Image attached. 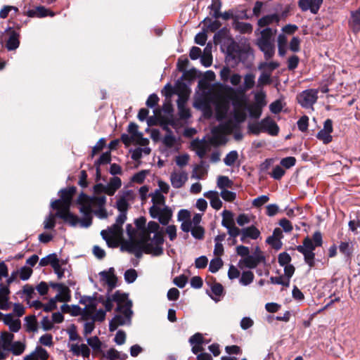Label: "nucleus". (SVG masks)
Instances as JSON below:
<instances>
[{"label": "nucleus", "mask_w": 360, "mask_h": 360, "mask_svg": "<svg viewBox=\"0 0 360 360\" xmlns=\"http://www.w3.org/2000/svg\"><path fill=\"white\" fill-rule=\"evenodd\" d=\"M3 321L12 332H18L21 328L20 318L15 316L13 314H6L3 318Z\"/></svg>", "instance_id": "12"}, {"label": "nucleus", "mask_w": 360, "mask_h": 360, "mask_svg": "<svg viewBox=\"0 0 360 360\" xmlns=\"http://www.w3.org/2000/svg\"><path fill=\"white\" fill-rule=\"evenodd\" d=\"M223 261L221 257H215L211 259L209 265V271L211 273L217 272L223 266Z\"/></svg>", "instance_id": "40"}, {"label": "nucleus", "mask_w": 360, "mask_h": 360, "mask_svg": "<svg viewBox=\"0 0 360 360\" xmlns=\"http://www.w3.org/2000/svg\"><path fill=\"white\" fill-rule=\"evenodd\" d=\"M238 158V154L236 150H231L229 152L224 159V164L227 166H232L234 165Z\"/></svg>", "instance_id": "49"}, {"label": "nucleus", "mask_w": 360, "mask_h": 360, "mask_svg": "<svg viewBox=\"0 0 360 360\" xmlns=\"http://www.w3.org/2000/svg\"><path fill=\"white\" fill-rule=\"evenodd\" d=\"M233 25L235 30L239 31L242 34L251 33L252 32V25L250 23L236 20L233 22Z\"/></svg>", "instance_id": "33"}, {"label": "nucleus", "mask_w": 360, "mask_h": 360, "mask_svg": "<svg viewBox=\"0 0 360 360\" xmlns=\"http://www.w3.org/2000/svg\"><path fill=\"white\" fill-rule=\"evenodd\" d=\"M14 335L8 332H2L0 336V360L5 359L8 352H11L14 355L22 352V343L20 341L13 342Z\"/></svg>", "instance_id": "1"}, {"label": "nucleus", "mask_w": 360, "mask_h": 360, "mask_svg": "<svg viewBox=\"0 0 360 360\" xmlns=\"http://www.w3.org/2000/svg\"><path fill=\"white\" fill-rule=\"evenodd\" d=\"M323 0H299L298 6L302 11L308 10L313 14L318 13Z\"/></svg>", "instance_id": "6"}, {"label": "nucleus", "mask_w": 360, "mask_h": 360, "mask_svg": "<svg viewBox=\"0 0 360 360\" xmlns=\"http://www.w3.org/2000/svg\"><path fill=\"white\" fill-rule=\"evenodd\" d=\"M277 32L276 30H273L271 27H266L261 32V37L257 39V42H274L272 37Z\"/></svg>", "instance_id": "29"}, {"label": "nucleus", "mask_w": 360, "mask_h": 360, "mask_svg": "<svg viewBox=\"0 0 360 360\" xmlns=\"http://www.w3.org/2000/svg\"><path fill=\"white\" fill-rule=\"evenodd\" d=\"M188 179L187 173L182 172L181 173H176L173 172L170 176V181L172 186L175 188H181Z\"/></svg>", "instance_id": "16"}, {"label": "nucleus", "mask_w": 360, "mask_h": 360, "mask_svg": "<svg viewBox=\"0 0 360 360\" xmlns=\"http://www.w3.org/2000/svg\"><path fill=\"white\" fill-rule=\"evenodd\" d=\"M122 186V180L118 176H113L110 179L107 184L109 195H113L115 192Z\"/></svg>", "instance_id": "26"}, {"label": "nucleus", "mask_w": 360, "mask_h": 360, "mask_svg": "<svg viewBox=\"0 0 360 360\" xmlns=\"http://www.w3.org/2000/svg\"><path fill=\"white\" fill-rule=\"evenodd\" d=\"M191 235L196 239L202 240L205 236V229L201 226H194L191 230Z\"/></svg>", "instance_id": "63"}, {"label": "nucleus", "mask_w": 360, "mask_h": 360, "mask_svg": "<svg viewBox=\"0 0 360 360\" xmlns=\"http://www.w3.org/2000/svg\"><path fill=\"white\" fill-rule=\"evenodd\" d=\"M6 47L8 51L15 50L20 45V32L9 30Z\"/></svg>", "instance_id": "15"}, {"label": "nucleus", "mask_w": 360, "mask_h": 360, "mask_svg": "<svg viewBox=\"0 0 360 360\" xmlns=\"http://www.w3.org/2000/svg\"><path fill=\"white\" fill-rule=\"evenodd\" d=\"M265 261V257L264 255H249L245 257L243 259H240L238 262V266L240 269H243L242 263L244 266L249 269H255L257 265Z\"/></svg>", "instance_id": "8"}, {"label": "nucleus", "mask_w": 360, "mask_h": 360, "mask_svg": "<svg viewBox=\"0 0 360 360\" xmlns=\"http://www.w3.org/2000/svg\"><path fill=\"white\" fill-rule=\"evenodd\" d=\"M285 172L283 169V167L280 165H276L272 172L270 174L271 176L276 179V180H280L283 176L285 174Z\"/></svg>", "instance_id": "64"}, {"label": "nucleus", "mask_w": 360, "mask_h": 360, "mask_svg": "<svg viewBox=\"0 0 360 360\" xmlns=\"http://www.w3.org/2000/svg\"><path fill=\"white\" fill-rule=\"evenodd\" d=\"M255 104L254 105V106H256L257 108H259L262 109V108L266 105L265 92L262 91L260 92L255 94Z\"/></svg>", "instance_id": "43"}, {"label": "nucleus", "mask_w": 360, "mask_h": 360, "mask_svg": "<svg viewBox=\"0 0 360 360\" xmlns=\"http://www.w3.org/2000/svg\"><path fill=\"white\" fill-rule=\"evenodd\" d=\"M201 23H202L205 26H207L205 28L207 31H210L212 32L218 31L219 29H221L220 27L221 26V23L219 20L215 19L212 21V19L209 17L205 18Z\"/></svg>", "instance_id": "24"}, {"label": "nucleus", "mask_w": 360, "mask_h": 360, "mask_svg": "<svg viewBox=\"0 0 360 360\" xmlns=\"http://www.w3.org/2000/svg\"><path fill=\"white\" fill-rule=\"evenodd\" d=\"M56 217L62 219L65 222L68 223L72 226H75L79 221V218L72 213L70 210H58L56 212Z\"/></svg>", "instance_id": "9"}, {"label": "nucleus", "mask_w": 360, "mask_h": 360, "mask_svg": "<svg viewBox=\"0 0 360 360\" xmlns=\"http://www.w3.org/2000/svg\"><path fill=\"white\" fill-rule=\"evenodd\" d=\"M256 44L259 50L264 53V58L268 60L275 53V46L274 42H257Z\"/></svg>", "instance_id": "17"}, {"label": "nucleus", "mask_w": 360, "mask_h": 360, "mask_svg": "<svg viewBox=\"0 0 360 360\" xmlns=\"http://www.w3.org/2000/svg\"><path fill=\"white\" fill-rule=\"evenodd\" d=\"M188 342L192 345H202L204 343V338L200 333H196L192 335Z\"/></svg>", "instance_id": "61"}, {"label": "nucleus", "mask_w": 360, "mask_h": 360, "mask_svg": "<svg viewBox=\"0 0 360 360\" xmlns=\"http://www.w3.org/2000/svg\"><path fill=\"white\" fill-rule=\"evenodd\" d=\"M82 198H86V200H89L92 203L93 202H96V205L99 208L105 207L106 204V197L105 195H89L86 194L84 192L82 191L77 199L76 200V204H81Z\"/></svg>", "instance_id": "10"}, {"label": "nucleus", "mask_w": 360, "mask_h": 360, "mask_svg": "<svg viewBox=\"0 0 360 360\" xmlns=\"http://www.w3.org/2000/svg\"><path fill=\"white\" fill-rule=\"evenodd\" d=\"M233 182L226 176H219L217 179V186L221 189L232 188Z\"/></svg>", "instance_id": "41"}, {"label": "nucleus", "mask_w": 360, "mask_h": 360, "mask_svg": "<svg viewBox=\"0 0 360 360\" xmlns=\"http://www.w3.org/2000/svg\"><path fill=\"white\" fill-rule=\"evenodd\" d=\"M27 15L30 18H44L46 16L53 17L55 13L51 10L46 8L44 6H39L33 9H30L27 11Z\"/></svg>", "instance_id": "11"}, {"label": "nucleus", "mask_w": 360, "mask_h": 360, "mask_svg": "<svg viewBox=\"0 0 360 360\" xmlns=\"http://www.w3.org/2000/svg\"><path fill=\"white\" fill-rule=\"evenodd\" d=\"M78 205H80L79 212L83 214L84 216L91 215V213L93 212L91 202L89 201V200L82 198L81 204Z\"/></svg>", "instance_id": "34"}, {"label": "nucleus", "mask_w": 360, "mask_h": 360, "mask_svg": "<svg viewBox=\"0 0 360 360\" xmlns=\"http://www.w3.org/2000/svg\"><path fill=\"white\" fill-rule=\"evenodd\" d=\"M318 90L314 89H306L297 96V103L304 108H309L316 103Z\"/></svg>", "instance_id": "4"}, {"label": "nucleus", "mask_w": 360, "mask_h": 360, "mask_svg": "<svg viewBox=\"0 0 360 360\" xmlns=\"http://www.w3.org/2000/svg\"><path fill=\"white\" fill-rule=\"evenodd\" d=\"M246 120V114L245 112H235L233 119L230 120L226 124V128L231 127L234 129H238L240 125Z\"/></svg>", "instance_id": "20"}, {"label": "nucleus", "mask_w": 360, "mask_h": 360, "mask_svg": "<svg viewBox=\"0 0 360 360\" xmlns=\"http://www.w3.org/2000/svg\"><path fill=\"white\" fill-rule=\"evenodd\" d=\"M212 43L209 41L203 50V55H201L200 63L205 68L210 67L212 64Z\"/></svg>", "instance_id": "19"}, {"label": "nucleus", "mask_w": 360, "mask_h": 360, "mask_svg": "<svg viewBox=\"0 0 360 360\" xmlns=\"http://www.w3.org/2000/svg\"><path fill=\"white\" fill-rule=\"evenodd\" d=\"M254 274L252 271H243L239 282L243 285H250L254 280Z\"/></svg>", "instance_id": "39"}, {"label": "nucleus", "mask_w": 360, "mask_h": 360, "mask_svg": "<svg viewBox=\"0 0 360 360\" xmlns=\"http://www.w3.org/2000/svg\"><path fill=\"white\" fill-rule=\"evenodd\" d=\"M158 205L153 204L149 208V214L153 219H158L160 224L166 226L172 219V210L167 205H164L162 208H160Z\"/></svg>", "instance_id": "3"}, {"label": "nucleus", "mask_w": 360, "mask_h": 360, "mask_svg": "<svg viewBox=\"0 0 360 360\" xmlns=\"http://www.w3.org/2000/svg\"><path fill=\"white\" fill-rule=\"evenodd\" d=\"M207 30L205 27L202 28V31L201 32L198 33L195 37V43L200 45L204 46L206 44V41L207 39Z\"/></svg>", "instance_id": "52"}, {"label": "nucleus", "mask_w": 360, "mask_h": 360, "mask_svg": "<svg viewBox=\"0 0 360 360\" xmlns=\"http://www.w3.org/2000/svg\"><path fill=\"white\" fill-rule=\"evenodd\" d=\"M205 165V162L204 160H201L199 165H195L193 169L191 178L201 179L202 176L207 173V171L202 170L200 173H198V170H200Z\"/></svg>", "instance_id": "45"}, {"label": "nucleus", "mask_w": 360, "mask_h": 360, "mask_svg": "<svg viewBox=\"0 0 360 360\" xmlns=\"http://www.w3.org/2000/svg\"><path fill=\"white\" fill-rule=\"evenodd\" d=\"M242 232H244V236L252 240L257 239L260 236L259 230L254 225L242 229Z\"/></svg>", "instance_id": "32"}, {"label": "nucleus", "mask_w": 360, "mask_h": 360, "mask_svg": "<svg viewBox=\"0 0 360 360\" xmlns=\"http://www.w3.org/2000/svg\"><path fill=\"white\" fill-rule=\"evenodd\" d=\"M99 275L102 277L108 285V293L110 292L117 286V277L116 275H113V277H110V275L105 271H101Z\"/></svg>", "instance_id": "23"}, {"label": "nucleus", "mask_w": 360, "mask_h": 360, "mask_svg": "<svg viewBox=\"0 0 360 360\" xmlns=\"http://www.w3.org/2000/svg\"><path fill=\"white\" fill-rule=\"evenodd\" d=\"M105 142L106 141L104 138H101L96 143V144L93 147L91 153L89 158L92 159L96 153L102 150L103 148L105 146Z\"/></svg>", "instance_id": "53"}, {"label": "nucleus", "mask_w": 360, "mask_h": 360, "mask_svg": "<svg viewBox=\"0 0 360 360\" xmlns=\"http://www.w3.org/2000/svg\"><path fill=\"white\" fill-rule=\"evenodd\" d=\"M316 138L322 141L324 144H328L333 140V136L330 135V133L326 132L322 129L317 133Z\"/></svg>", "instance_id": "54"}, {"label": "nucleus", "mask_w": 360, "mask_h": 360, "mask_svg": "<svg viewBox=\"0 0 360 360\" xmlns=\"http://www.w3.org/2000/svg\"><path fill=\"white\" fill-rule=\"evenodd\" d=\"M212 278L214 282V283L211 286L212 293L219 297L224 295L225 292L223 285L219 283H217L214 278L212 277Z\"/></svg>", "instance_id": "51"}, {"label": "nucleus", "mask_w": 360, "mask_h": 360, "mask_svg": "<svg viewBox=\"0 0 360 360\" xmlns=\"http://www.w3.org/2000/svg\"><path fill=\"white\" fill-rule=\"evenodd\" d=\"M161 93L166 98H171L174 94H176V90L170 83H167L161 91Z\"/></svg>", "instance_id": "55"}, {"label": "nucleus", "mask_w": 360, "mask_h": 360, "mask_svg": "<svg viewBox=\"0 0 360 360\" xmlns=\"http://www.w3.org/2000/svg\"><path fill=\"white\" fill-rule=\"evenodd\" d=\"M229 30L226 27L219 29L214 35L213 41L215 45L219 44L223 39L227 37Z\"/></svg>", "instance_id": "35"}, {"label": "nucleus", "mask_w": 360, "mask_h": 360, "mask_svg": "<svg viewBox=\"0 0 360 360\" xmlns=\"http://www.w3.org/2000/svg\"><path fill=\"white\" fill-rule=\"evenodd\" d=\"M56 214H53L51 212L46 217L45 221H44V228L45 229H53L56 226L55 221Z\"/></svg>", "instance_id": "57"}, {"label": "nucleus", "mask_w": 360, "mask_h": 360, "mask_svg": "<svg viewBox=\"0 0 360 360\" xmlns=\"http://www.w3.org/2000/svg\"><path fill=\"white\" fill-rule=\"evenodd\" d=\"M126 220L123 214H119L116 218L115 223L108 228V232L113 237L122 235L123 233L122 225Z\"/></svg>", "instance_id": "14"}, {"label": "nucleus", "mask_w": 360, "mask_h": 360, "mask_svg": "<svg viewBox=\"0 0 360 360\" xmlns=\"http://www.w3.org/2000/svg\"><path fill=\"white\" fill-rule=\"evenodd\" d=\"M291 260L292 259L290 255L286 252H283L278 256V262L281 266L290 264Z\"/></svg>", "instance_id": "58"}, {"label": "nucleus", "mask_w": 360, "mask_h": 360, "mask_svg": "<svg viewBox=\"0 0 360 360\" xmlns=\"http://www.w3.org/2000/svg\"><path fill=\"white\" fill-rule=\"evenodd\" d=\"M149 173L148 170H141L137 173H136L131 178V181L136 182L137 184H142L146 175Z\"/></svg>", "instance_id": "62"}, {"label": "nucleus", "mask_w": 360, "mask_h": 360, "mask_svg": "<svg viewBox=\"0 0 360 360\" xmlns=\"http://www.w3.org/2000/svg\"><path fill=\"white\" fill-rule=\"evenodd\" d=\"M136 244L134 243V239H129V240H125L120 247V250L122 252H128L129 253H132L134 248H136Z\"/></svg>", "instance_id": "56"}, {"label": "nucleus", "mask_w": 360, "mask_h": 360, "mask_svg": "<svg viewBox=\"0 0 360 360\" xmlns=\"http://www.w3.org/2000/svg\"><path fill=\"white\" fill-rule=\"evenodd\" d=\"M77 192V188L75 186H72L65 188H63L59 191L61 200L62 206L65 210H70L72 201V197Z\"/></svg>", "instance_id": "5"}, {"label": "nucleus", "mask_w": 360, "mask_h": 360, "mask_svg": "<svg viewBox=\"0 0 360 360\" xmlns=\"http://www.w3.org/2000/svg\"><path fill=\"white\" fill-rule=\"evenodd\" d=\"M145 239L144 242V253L152 254L154 256H160L163 254L164 249L162 245L164 244V233H155L153 238L149 236Z\"/></svg>", "instance_id": "2"}, {"label": "nucleus", "mask_w": 360, "mask_h": 360, "mask_svg": "<svg viewBox=\"0 0 360 360\" xmlns=\"http://www.w3.org/2000/svg\"><path fill=\"white\" fill-rule=\"evenodd\" d=\"M316 247H319V245H315L312 241V240L309 237L307 236L302 241V245H297L295 248H292L293 250H297V248H305L307 251L314 252Z\"/></svg>", "instance_id": "42"}, {"label": "nucleus", "mask_w": 360, "mask_h": 360, "mask_svg": "<svg viewBox=\"0 0 360 360\" xmlns=\"http://www.w3.org/2000/svg\"><path fill=\"white\" fill-rule=\"evenodd\" d=\"M153 197L152 202L155 205H165V197L161 193L160 190H155L150 194Z\"/></svg>", "instance_id": "44"}, {"label": "nucleus", "mask_w": 360, "mask_h": 360, "mask_svg": "<svg viewBox=\"0 0 360 360\" xmlns=\"http://www.w3.org/2000/svg\"><path fill=\"white\" fill-rule=\"evenodd\" d=\"M24 320L26 321V330L27 332H37L38 330V324L34 316L32 317L26 316Z\"/></svg>", "instance_id": "38"}, {"label": "nucleus", "mask_w": 360, "mask_h": 360, "mask_svg": "<svg viewBox=\"0 0 360 360\" xmlns=\"http://www.w3.org/2000/svg\"><path fill=\"white\" fill-rule=\"evenodd\" d=\"M120 294V290L115 291V292L112 295H110L107 294V298L105 300V302L103 304L105 306V312L110 311L112 309L113 304L112 302L115 301H120L117 299V295Z\"/></svg>", "instance_id": "37"}, {"label": "nucleus", "mask_w": 360, "mask_h": 360, "mask_svg": "<svg viewBox=\"0 0 360 360\" xmlns=\"http://www.w3.org/2000/svg\"><path fill=\"white\" fill-rule=\"evenodd\" d=\"M349 26L353 32L357 33L360 32V9L351 12Z\"/></svg>", "instance_id": "21"}, {"label": "nucleus", "mask_w": 360, "mask_h": 360, "mask_svg": "<svg viewBox=\"0 0 360 360\" xmlns=\"http://www.w3.org/2000/svg\"><path fill=\"white\" fill-rule=\"evenodd\" d=\"M3 321L12 332H18L21 328L20 318L15 316L13 314H6L3 318Z\"/></svg>", "instance_id": "13"}, {"label": "nucleus", "mask_w": 360, "mask_h": 360, "mask_svg": "<svg viewBox=\"0 0 360 360\" xmlns=\"http://www.w3.org/2000/svg\"><path fill=\"white\" fill-rule=\"evenodd\" d=\"M297 250L304 255V260L310 268L315 266V253L305 250V248H297Z\"/></svg>", "instance_id": "27"}, {"label": "nucleus", "mask_w": 360, "mask_h": 360, "mask_svg": "<svg viewBox=\"0 0 360 360\" xmlns=\"http://www.w3.org/2000/svg\"><path fill=\"white\" fill-rule=\"evenodd\" d=\"M9 290L7 286L0 284V309L8 310L11 304L8 301Z\"/></svg>", "instance_id": "18"}, {"label": "nucleus", "mask_w": 360, "mask_h": 360, "mask_svg": "<svg viewBox=\"0 0 360 360\" xmlns=\"http://www.w3.org/2000/svg\"><path fill=\"white\" fill-rule=\"evenodd\" d=\"M138 277L137 271L134 269H129L125 271L124 274V281L130 284L134 283Z\"/></svg>", "instance_id": "46"}, {"label": "nucleus", "mask_w": 360, "mask_h": 360, "mask_svg": "<svg viewBox=\"0 0 360 360\" xmlns=\"http://www.w3.org/2000/svg\"><path fill=\"white\" fill-rule=\"evenodd\" d=\"M132 304L133 303L131 300H127L124 304V310L123 311V314L127 320V324L131 323V320L133 315V311L131 309Z\"/></svg>", "instance_id": "50"}, {"label": "nucleus", "mask_w": 360, "mask_h": 360, "mask_svg": "<svg viewBox=\"0 0 360 360\" xmlns=\"http://www.w3.org/2000/svg\"><path fill=\"white\" fill-rule=\"evenodd\" d=\"M222 215V221L221 225L226 229L230 226L235 225V221L233 219V213L227 210H224L221 214Z\"/></svg>", "instance_id": "30"}, {"label": "nucleus", "mask_w": 360, "mask_h": 360, "mask_svg": "<svg viewBox=\"0 0 360 360\" xmlns=\"http://www.w3.org/2000/svg\"><path fill=\"white\" fill-rule=\"evenodd\" d=\"M272 82L271 79V73H266L263 72L257 80V86L262 87L264 85L271 84Z\"/></svg>", "instance_id": "48"}, {"label": "nucleus", "mask_w": 360, "mask_h": 360, "mask_svg": "<svg viewBox=\"0 0 360 360\" xmlns=\"http://www.w3.org/2000/svg\"><path fill=\"white\" fill-rule=\"evenodd\" d=\"M300 131L304 132L307 131L309 126V117L307 115L302 116L297 122Z\"/></svg>", "instance_id": "59"}, {"label": "nucleus", "mask_w": 360, "mask_h": 360, "mask_svg": "<svg viewBox=\"0 0 360 360\" xmlns=\"http://www.w3.org/2000/svg\"><path fill=\"white\" fill-rule=\"evenodd\" d=\"M221 6V0H212V4L208 6V8L211 10L210 15L214 19L219 18Z\"/></svg>", "instance_id": "31"}, {"label": "nucleus", "mask_w": 360, "mask_h": 360, "mask_svg": "<svg viewBox=\"0 0 360 360\" xmlns=\"http://www.w3.org/2000/svg\"><path fill=\"white\" fill-rule=\"evenodd\" d=\"M176 94L190 95L191 89L190 86L184 82V78L180 77L175 82Z\"/></svg>", "instance_id": "22"}, {"label": "nucleus", "mask_w": 360, "mask_h": 360, "mask_svg": "<svg viewBox=\"0 0 360 360\" xmlns=\"http://www.w3.org/2000/svg\"><path fill=\"white\" fill-rule=\"evenodd\" d=\"M162 108V111L167 115H172V113L174 112L171 98H165Z\"/></svg>", "instance_id": "60"}, {"label": "nucleus", "mask_w": 360, "mask_h": 360, "mask_svg": "<svg viewBox=\"0 0 360 360\" xmlns=\"http://www.w3.org/2000/svg\"><path fill=\"white\" fill-rule=\"evenodd\" d=\"M58 262H60V260L58 258L56 253H51L41 258L39 261V265L40 266H46L48 265H51V267L53 268Z\"/></svg>", "instance_id": "25"}, {"label": "nucleus", "mask_w": 360, "mask_h": 360, "mask_svg": "<svg viewBox=\"0 0 360 360\" xmlns=\"http://www.w3.org/2000/svg\"><path fill=\"white\" fill-rule=\"evenodd\" d=\"M87 344L93 349L94 351H101V345L102 342L98 338V336H94L91 338H89L86 339Z\"/></svg>", "instance_id": "47"}, {"label": "nucleus", "mask_w": 360, "mask_h": 360, "mask_svg": "<svg viewBox=\"0 0 360 360\" xmlns=\"http://www.w3.org/2000/svg\"><path fill=\"white\" fill-rule=\"evenodd\" d=\"M340 252L345 255L347 259H350L352 256V245L349 242H341L339 245Z\"/></svg>", "instance_id": "36"}, {"label": "nucleus", "mask_w": 360, "mask_h": 360, "mask_svg": "<svg viewBox=\"0 0 360 360\" xmlns=\"http://www.w3.org/2000/svg\"><path fill=\"white\" fill-rule=\"evenodd\" d=\"M129 205L126 199V196H121L116 202V208L120 212V214L124 216V219H127V214Z\"/></svg>", "instance_id": "28"}, {"label": "nucleus", "mask_w": 360, "mask_h": 360, "mask_svg": "<svg viewBox=\"0 0 360 360\" xmlns=\"http://www.w3.org/2000/svg\"><path fill=\"white\" fill-rule=\"evenodd\" d=\"M261 125L262 131L267 132L271 136H276L279 132V127L278 124L269 116L262 120Z\"/></svg>", "instance_id": "7"}]
</instances>
